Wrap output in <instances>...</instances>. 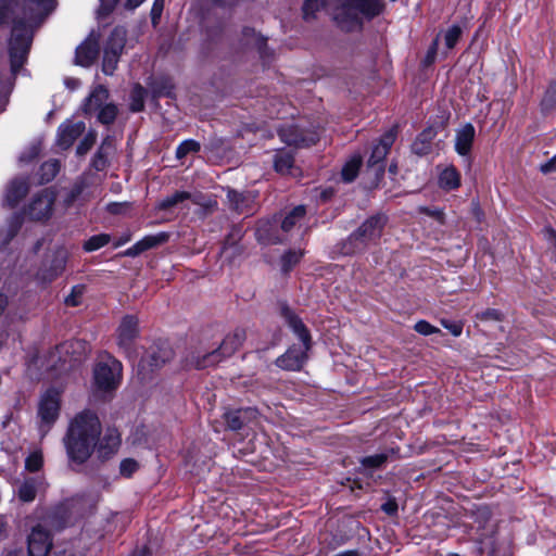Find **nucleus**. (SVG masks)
Returning <instances> with one entry per match:
<instances>
[{
	"mask_svg": "<svg viewBox=\"0 0 556 556\" xmlns=\"http://www.w3.org/2000/svg\"><path fill=\"white\" fill-rule=\"evenodd\" d=\"M324 7L332 8L334 22L346 31L359 29L365 18L378 15L382 9L380 0H305L304 18L314 17Z\"/></svg>",
	"mask_w": 556,
	"mask_h": 556,
	"instance_id": "f257e3e1",
	"label": "nucleus"
},
{
	"mask_svg": "<svg viewBox=\"0 0 556 556\" xmlns=\"http://www.w3.org/2000/svg\"><path fill=\"white\" fill-rule=\"evenodd\" d=\"M101 433L98 416L84 410L78 413L70 422L64 444L72 462L83 464L94 451Z\"/></svg>",
	"mask_w": 556,
	"mask_h": 556,
	"instance_id": "f03ea898",
	"label": "nucleus"
},
{
	"mask_svg": "<svg viewBox=\"0 0 556 556\" xmlns=\"http://www.w3.org/2000/svg\"><path fill=\"white\" fill-rule=\"evenodd\" d=\"M280 313L288 326L299 337L301 346H291L283 355L277 358L278 367L286 370H300L305 361L306 352L311 348V336L302 320L286 305H280Z\"/></svg>",
	"mask_w": 556,
	"mask_h": 556,
	"instance_id": "7ed1b4c3",
	"label": "nucleus"
},
{
	"mask_svg": "<svg viewBox=\"0 0 556 556\" xmlns=\"http://www.w3.org/2000/svg\"><path fill=\"white\" fill-rule=\"evenodd\" d=\"M123 366L111 355L102 356L93 368V383L101 393L115 391L122 381Z\"/></svg>",
	"mask_w": 556,
	"mask_h": 556,
	"instance_id": "20e7f679",
	"label": "nucleus"
},
{
	"mask_svg": "<svg viewBox=\"0 0 556 556\" xmlns=\"http://www.w3.org/2000/svg\"><path fill=\"white\" fill-rule=\"evenodd\" d=\"M386 223L387 217L384 215H376L365 220L362 226L350 236V248H346L345 252H362L370 244L376 243L382 235Z\"/></svg>",
	"mask_w": 556,
	"mask_h": 556,
	"instance_id": "39448f33",
	"label": "nucleus"
},
{
	"mask_svg": "<svg viewBox=\"0 0 556 556\" xmlns=\"http://www.w3.org/2000/svg\"><path fill=\"white\" fill-rule=\"evenodd\" d=\"M243 341L244 332L242 330H236L235 332L225 337L217 350L205 354L198 353L195 356H192L190 363L199 369L214 366L220 362L222 356L225 357L233 354Z\"/></svg>",
	"mask_w": 556,
	"mask_h": 556,
	"instance_id": "423d86ee",
	"label": "nucleus"
},
{
	"mask_svg": "<svg viewBox=\"0 0 556 556\" xmlns=\"http://www.w3.org/2000/svg\"><path fill=\"white\" fill-rule=\"evenodd\" d=\"M33 39L31 30L22 24H15L9 43L11 73L16 75L26 62Z\"/></svg>",
	"mask_w": 556,
	"mask_h": 556,
	"instance_id": "0eeeda50",
	"label": "nucleus"
},
{
	"mask_svg": "<svg viewBox=\"0 0 556 556\" xmlns=\"http://www.w3.org/2000/svg\"><path fill=\"white\" fill-rule=\"evenodd\" d=\"M61 409V393L56 389L47 390L38 404L39 431L46 435L59 418Z\"/></svg>",
	"mask_w": 556,
	"mask_h": 556,
	"instance_id": "6e6552de",
	"label": "nucleus"
},
{
	"mask_svg": "<svg viewBox=\"0 0 556 556\" xmlns=\"http://www.w3.org/2000/svg\"><path fill=\"white\" fill-rule=\"evenodd\" d=\"M395 132L390 130L386 132L379 143H377L371 151V154L367 161V172H371L375 176L376 182H378L384 174V159L389 153L390 148L394 143Z\"/></svg>",
	"mask_w": 556,
	"mask_h": 556,
	"instance_id": "1a4fd4ad",
	"label": "nucleus"
},
{
	"mask_svg": "<svg viewBox=\"0 0 556 556\" xmlns=\"http://www.w3.org/2000/svg\"><path fill=\"white\" fill-rule=\"evenodd\" d=\"M50 525L45 520V525ZM52 547V539L46 526L38 523L31 528L27 538V548L29 556H47Z\"/></svg>",
	"mask_w": 556,
	"mask_h": 556,
	"instance_id": "9d476101",
	"label": "nucleus"
},
{
	"mask_svg": "<svg viewBox=\"0 0 556 556\" xmlns=\"http://www.w3.org/2000/svg\"><path fill=\"white\" fill-rule=\"evenodd\" d=\"M55 193L51 189L42 190L30 203L28 215L33 219L41 220L49 218L52 213V205Z\"/></svg>",
	"mask_w": 556,
	"mask_h": 556,
	"instance_id": "9b49d317",
	"label": "nucleus"
},
{
	"mask_svg": "<svg viewBox=\"0 0 556 556\" xmlns=\"http://www.w3.org/2000/svg\"><path fill=\"white\" fill-rule=\"evenodd\" d=\"M84 122L66 121L59 127L58 146L62 149L70 148L74 141L85 131Z\"/></svg>",
	"mask_w": 556,
	"mask_h": 556,
	"instance_id": "f8f14e48",
	"label": "nucleus"
},
{
	"mask_svg": "<svg viewBox=\"0 0 556 556\" xmlns=\"http://www.w3.org/2000/svg\"><path fill=\"white\" fill-rule=\"evenodd\" d=\"M138 319L135 316H125L117 328V343L121 348L128 349L138 336Z\"/></svg>",
	"mask_w": 556,
	"mask_h": 556,
	"instance_id": "ddd939ff",
	"label": "nucleus"
},
{
	"mask_svg": "<svg viewBox=\"0 0 556 556\" xmlns=\"http://www.w3.org/2000/svg\"><path fill=\"white\" fill-rule=\"evenodd\" d=\"M99 53V39L91 34L77 49L76 63L81 66H89L97 59Z\"/></svg>",
	"mask_w": 556,
	"mask_h": 556,
	"instance_id": "4468645a",
	"label": "nucleus"
},
{
	"mask_svg": "<svg viewBox=\"0 0 556 556\" xmlns=\"http://www.w3.org/2000/svg\"><path fill=\"white\" fill-rule=\"evenodd\" d=\"M45 488L46 481L42 476L25 478L17 489V497L25 503L33 502L37 493Z\"/></svg>",
	"mask_w": 556,
	"mask_h": 556,
	"instance_id": "2eb2a0df",
	"label": "nucleus"
},
{
	"mask_svg": "<svg viewBox=\"0 0 556 556\" xmlns=\"http://www.w3.org/2000/svg\"><path fill=\"white\" fill-rule=\"evenodd\" d=\"M84 350L85 344L81 341H68L56 346L51 357L54 358L58 356L63 364L72 361L76 362L80 359Z\"/></svg>",
	"mask_w": 556,
	"mask_h": 556,
	"instance_id": "dca6fc26",
	"label": "nucleus"
},
{
	"mask_svg": "<svg viewBox=\"0 0 556 556\" xmlns=\"http://www.w3.org/2000/svg\"><path fill=\"white\" fill-rule=\"evenodd\" d=\"M258 412L255 408H243L229 410L224 414L227 426L232 430H238L247 422L256 419Z\"/></svg>",
	"mask_w": 556,
	"mask_h": 556,
	"instance_id": "f3484780",
	"label": "nucleus"
},
{
	"mask_svg": "<svg viewBox=\"0 0 556 556\" xmlns=\"http://www.w3.org/2000/svg\"><path fill=\"white\" fill-rule=\"evenodd\" d=\"M109 99V91L101 85L94 87L89 97L84 101L81 111L89 115L98 112Z\"/></svg>",
	"mask_w": 556,
	"mask_h": 556,
	"instance_id": "a211bd4d",
	"label": "nucleus"
},
{
	"mask_svg": "<svg viewBox=\"0 0 556 556\" xmlns=\"http://www.w3.org/2000/svg\"><path fill=\"white\" fill-rule=\"evenodd\" d=\"M168 240V235L166 232H159L156 235H149L136 242L132 247H130L126 251V255L128 256H137L140 253L159 247L165 243Z\"/></svg>",
	"mask_w": 556,
	"mask_h": 556,
	"instance_id": "6ab92c4d",
	"label": "nucleus"
},
{
	"mask_svg": "<svg viewBox=\"0 0 556 556\" xmlns=\"http://www.w3.org/2000/svg\"><path fill=\"white\" fill-rule=\"evenodd\" d=\"M476 130L471 124H466L457 130L455 137V150L459 155H467L470 152Z\"/></svg>",
	"mask_w": 556,
	"mask_h": 556,
	"instance_id": "aec40b11",
	"label": "nucleus"
},
{
	"mask_svg": "<svg viewBox=\"0 0 556 556\" xmlns=\"http://www.w3.org/2000/svg\"><path fill=\"white\" fill-rule=\"evenodd\" d=\"M28 182L25 178H17L7 188L4 201L9 206H15L27 193Z\"/></svg>",
	"mask_w": 556,
	"mask_h": 556,
	"instance_id": "412c9836",
	"label": "nucleus"
},
{
	"mask_svg": "<svg viewBox=\"0 0 556 556\" xmlns=\"http://www.w3.org/2000/svg\"><path fill=\"white\" fill-rule=\"evenodd\" d=\"M185 200H192L194 203L207 206L208 204L202 201V198L199 194H192L187 191H177L172 195L166 197L159 203V208L167 210L170 208L178 203L184 202Z\"/></svg>",
	"mask_w": 556,
	"mask_h": 556,
	"instance_id": "4be33fe9",
	"label": "nucleus"
},
{
	"mask_svg": "<svg viewBox=\"0 0 556 556\" xmlns=\"http://www.w3.org/2000/svg\"><path fill=\"white\" fill-rule=\"evenodd\" d=\"M98 442L101 456L108 457L117 451L121 444V435L116 429H108Z\"/></svg>",
	"mask_w": 556,
	"mask_h": 556,
	"instance_id": "5701e85b",
	"label": "nucleus"
},
{
	"mask_svg": "<svg viewBox=\"0 0 556 556\" xmlns=\"http://www.w3.org/2000/svg\"><path fill=\"white\" fill-rule=\"evenodd\" d=\"M68 254L65 250H60L56 252L50 269L46 273L40 274V279L42 281H51L58 276H60L66 266Z\"/></svg>",
	"mask_w": 556,
	"mask_h": 556,
	"instance_id": "b1692460",
	"label": "nucleus"
},
{
	"mask_svg": "<svg viewBox=\"0 0 556 556\" xmlns=\"http://www.w3.org/2000/svg\"><path fill=\"white\" fill-rule=\"evenodd\" d=\"M439 186L444 190H455L460 186V174L454 166L444 167L439 174Z\"/></svg>",
	"mask_w": 556,
	"mask_h": 556,
	"instance_id": "393cba45",
	"label": "nucleus"
},
{
	"mask_svg": "<svg viewBox=\"0 0 556 556\" xmlns=\"http://www.w3.org/2000/svg\"><path fill=\"white\" fill-rule=\"evenodd\" d=\"M435 136L432 128L425 129L414 141L412 149L418 155H425L430 152L431 142Z\"/></svg>",
	"mask_w": 556,
	"mask_h": 556,
	"instance_id": "a878e982",
	"label": "nucleus"
},
{
	"mask_svg": "<svg viewBox=\"0 0 556 556\" xmlns=\"http://www.w3.org/2000/svg\"><path fill=\"white\" fill-rule=\"evenodd\" d=\"M227 200L232 210L244 212L253 201L251 193H241L235 190H228Z\"/></svg>",
	"mask_w": 556,
	"mask_h": 556,
	"instance_id": "bb28decb",
	"label": "nucleus"
},
{
	"mask_svg": "<svg viewBox=\"0 0 556 556\" xmlns=\"http://www.w3.org/2000/svg\"><path fill=\"white\" fill-rule=\"evenodd\" d=\"M279 136L281 140L288 144H309L315 142V138H311L307 140L302 136V134L299 132L298 127H290V128H281L279 129Z\"/></svg>",
	"mask_w": 556,
	"mask_h": 556,
	"instance_id": "cd10ccee",
	"label": "nucleus"
},
{
	"mask_svg": "<svg viewBox=\"0 0 556 556\" xmlns=\"http://www.w3.org/2000/svg\"><path fill=\"white\" fill-rule=\"evenodd\" d=\"M362 165V156L359 154L353 155L343 166L341 177L344 182L353 181Z\"/></svg>",
	"mask_w": 556,
	"mask_h": 556,
	"instance_id": "c85d7f7f",
	"label": "nucleus"
},
{
	"mask_svg": "<svg viewBox=\"0 0 556 556\" xmlns=\"http://www.w3.org/2000/svg\"><path fill=\"white\" fill-rule=\"evenodd\" d=\"M125 41L126 31L123 28H115L112 31L104 50H111V52H115L121 55Z\"/></svg>",
	"mask_w": 556,
	"mask_h": 556,
	"instance_id": "c756f323",
	"label": "nucleus"
},
{
	"mask_svg": "<svg viewBox=\"0 0 556 556\" xmlns=\"http://www.w3.org/2000/svg\"><path fill=\"white\" fill-rule=\"evenodd\" d=\"M306 210L304 205L294 207L282 220L281 228L283 231L289 232L298 225L305 216Z\"/></svg>",
	"mask_w": 556,
	"mask_h": 556,
	"instance_id": "7c9ffc66",
	"label": "nucleus"
},
{
	"mask_svg": "<svg viewBox=\"0 0 556 556\" xmlns=\"http://www.w3.org/2000/svg\"><path fill=\"white\" fill-rule=\"evenodd\" d=\"M293 161V156L288 152L277 153L274 161L276 172L282 175L291 173Z\"/></svg>",
	"mask_w": 556,
	"mask_h": 556,
	"instance_id": "2f4dec72",
	"label": "nucleus"
},
{
	"mask_svg": "<svg viewBox=\"0 0 556 556\" xmlns=\"http://www.w3.org/2000/svg\"><path fill=\"white\" fill-rule=\"evenodd\" d=\"M112 150V144L110 141V138H106L103 140L99 151L97 152L92 165L96 169L101 170L106 165V156L109 155L110 151Z\"/></svg>",
	"mask_w": 556,
	"mask_h": 556,
	"instance_id": "473e14b6",
	"label": "nucleus"
},
{
	"mask_svg": "<svg viewBox=\"0 0 556 556\" xmlns=\"http://www.w3.org/2000/svg\"><path fill=\"white\" fill-rule=\"evenodd\" d=\"M146 90L140 86L136 85L130 93V110L132 112H140L144 106Z\"/></svg>",
	"mask_w": 556,
	"mask_h": 556,
	"instance_id": "72a5a7b5",
	"label": "nucleus"
},
{
	"mask_svg": "<svg viewBox=\"0 0 556 556\" xmlns=\"http://www.w3.org/2000/svg\"><path fill=\"white\" fill-rule=\"evenodd\" d=\"M111 241V236L106 233H100L90 237L84 243V250L87 252H93L102 247L106 245Z\"/></svg>",
	"mask_w": 556,
	"mask_h": 556,
	"instance_id": "f704fd0d",
	"label": "nucleus"
},
{
	"mask_svg": "<svg viewBox=\"0 0 556 556\" xmlns=\"http://www.w3.org/2000/svg\"><path fill=\"white\" fill-rule=\"evenodd\" d=\"M42 465L43 456L40 450L33 451L25 459V469L30 472L40 470Z\"/></svg>",
	"mask_w": 556,
	"mask_h": 556,
	"instance_id": "c9c22d12",
	"label": "nucleus"
},
{
	"mask_svg": "<svg viewBox=\"0 0 556 556\" xmlns=\"http://www.w3.org/2000/svg\"><path fill=\"white\" fill-rule=\"evenodd\" d=\"M60 164L56 160H50L42 164L41 172V182H48L52 180L55 175L59 173Z\"/></svg>",
	"mask_w": 556,
	"mask_h": 556,
	"instance_id": "e433bc0d",
	"label": "nucleus"
},
{
	"mask_svg": "<svg viewBox=\"0 0 556 556\" xmlns=\"http://www.w3.org/2000/svg\"><path fill=\"white\" fill-rule=\"evenodd\" d=\"M117 115V108L113 103H105L98 111V121L102 124H111Z\"/></svg>",
	"mask_w": 556,
	"mask_h": 556,
	"instance_id": "4c0bfd02",
	"label": "nucleus"
},
{
	"mask_svg": "<svg viewBox=\"0 0 556 556\" xmlns=\"http://www.w3.org/2000/svg\"><path fill=\"white\" fill-rule=\"evenodd\" d=\"M200 150V143L195 140L188 139L182 141L176 149L177 159H182L190 153H195Z\"/></svg>",
	"mask_w": 556,
	"mask_h": 556,
	"instance_id": "58836bf2",
	"label": "nucleus"
},
{
	"mask_svg": "<svg viewBox=\"0 0 556 556\" xmlns=\"http://www.w3.org/2000/svg\"><path fill=\"white\" fill-rule=\"evenodd\" d=\"M119 54L111 52V50H104L102 70L104 74L112 75L116 68Z\"/></svg>",
	"mask_w": 556,
	"mask_h": 556,
	"instance_id": "ea45409f",
	"label": "nucleus"
},
{
	"mask_svg": "<svg viewBox=\"0 0 556 556\" xmlns=\"http://www.w3.org/2000/svg\"><path fill=\"white\" fill-rule=\"evenodd\" d=\"M301 251H290L286 253L281 258L282 269L285 271L290 270L302 257Z\"/></svg>",
	"mask_w": 556,
	"mask_h": 556,
	"instance_id": "a19ab883",
	"label": "nucleus"
},
{
	"mask_svg": "<svg viewBox=\"0 0 556 556\" xmlns=\"http://www.w3.org/2000/svg\"><path fill=\"white\" fill-rule=\"evenodd\" d=\"M460 35H462V29L459 26L453 25L452 27H450L444 35L446 47L448 49L454 48L455 45L457 43L458 39L460 38Z\"/></svg>",
	"mask_w": 556,
	"mask_h": 556,
	"instance_id": "79ce46f5",
	"label": "nucleus"
},
{
	"mask_svg": "<svg viewBox=\"0 0 556 556\" xmlns=\"http://www.w3.org/2000/svg\"><path fill=\"white\" fill-rule=\"evenodd\" d=\"M97 138V134L94 131H89L86 134L81 142L77 147V154L84 155L86 154L91 147L94 144Z\"/></svg>",
	"mask_w": 556,
	"mask_h": 556,
	"instance_id": "37998d69",
	"label": "nucleus"
},
{
	"mask_svg": "<svg viewBox=\"0 0 556 556\" xmlns=\"http://www.w3.org/2000/svg\"><path fill=\"white\" fill-rule=\"evenodd\" d=\"M386 460L387 454L381 453L364 457L361 463L366 468H379Z\"/></svg>",
	"mask_w": 556,
	"mask_h": 556,
	"instance_id": "c03bdc74",
	"label": "nucleus"
},
{
	"mask_svg": "<svg viewBox=\"0 0 556 556\" xmlns=\"http://www.w3.org/2000/svg\"><path fill=\"white\" fill-rule=\"evenodd\" d=\"M541 104L544 110H549L556 105V84H552L547 88Z\"/></svg>",
	"mask_w": 556,
	"mask_h": 556,
	"instance_id": "a18cd8bd",
	"label": "nucleus"
},
{
	"mask_svg": "<svg viewBox=\"0 0 556 556\" xmlns=\"http://www.w3.org/2000/svg\"><path fill=\"white\" fill-rule=\"evenodd\" d=\"M14 0H1L0 1V23L5 24L9 22L14 10L12 3Z\"/></svg>",
	"mask_w": 556,
	"mask_h": 556,
	"instance_id": "49530a36",
	"label": "nucleus"
},
{
	"mask_svg": "<svg viewBox=\"0 0 556 556\" xmlns=\"http://www.w3.org/2000/svg\"><path fill=\"white\" fill-rule=\"evenodd\" d=\"M85 288L80 285L74 286L70 295L65 298V303L68 306H77L80 303V298Z\"/></svg>",
	"mask_w": 556,
	"mask_h": 556,
	"instance_id": "de8ad7c7",
	"label": "nucleus"
},
{
	"mask_svg": "<svg viewBox=\"0 0 556 556\" xmlns=\"http://www.w3.org/2000/svg\"><path fill=\"white\" fill-rule=\"evenodd\" d=\"M414 329L422 336H430L433 333L441 332L439 328L432 326L426 320H419L418 323H416Z\"/></svg>",
	"mask_w": 556,
	"mask_h": 556,
	"instance_id": "09e8293b",
	"label": "nucleus"
},
{
	"mask_svg": "<svg viewBox=\"0 0 556 556\" xmlns=\"http://www.w3.org/2000/svg\"><path fill=\"white\" fill-rule=\"evenodd\" d=\"M138 469V463L127 458L121 463L119 470L124 477H130Z\"/></svg>",
	"mask_w": 556,
	"mask_h": 556,
	"instance_id": "8fccbe9b",
	"label": "nucleus"
},
{
	"mask_svg": "<svg viewBox=\"0 0 556 556\" xmlns=\"http://www.w3.org/2000/svg\"><path fill=\"white\" fill-rule=\"evenodd\" d=\"M441 325L445 329H447L454 337H459L463 332V325L458 321L442 319Z\"/></svg>",
	"mask_w": 556,
	"mask_h": 556,
	"instance_id": "3c124183",
	"label": "nucleus"
},
{
	"mask_svg": "<svg viewBox=\"0 0 556 556\" xmlns=\"http://www.w3.org/2000/svg\"><path fill=\"white\" fill-rule=\"evenodd\" d=\"M164 9V0H154L151 9L152 23L155 25L160 20Z\"/></svg>",
	"mask_w": 556,
	"mask_h": 556,
	"instance_id": "603ef678",
	"label": "nucleus"
},
{
	"mask_svg": "<svg viewBox=\"0 0 556 556\" xmlns=\"http://www.w3.org/2000/svg\"><path fill=\"white\" fill-rule=\"evenodd\" d=\"M381 509L389 516H394L397 511V503L394 498H389L381 505Z\"/></svg>",
	"mask_w": 556,
	"mask_h": 556,
	"instance_id": "864d4df0",
	"label": "nucleus"
},
{
	"mask_svg": "<svg viewBox=\"0 0 556 556\" xmlns=\"http://www.w3.org/2000/svg\"><path fill=\"white\" fill-rule=\"evenodd\" d=\"M99 1H100L99 14L106 15L113 10L115 1H111V0H99Z\"/></svg>",
	"mask_w": 556,
	"mask_h": 556,
	"instance_id": "5fc2aeb1",
	"label": "nucleus"
},
{
	"mask_svg": "<svg viewBox=\"0 0 556 556\" xmlns=\"http://www.w3.org/2000/svg\"><path fill=\"white\" fill-rule=\"evenodd\" d=\"M12 89V83L10 80H3L0 78V101L8 97Z\"/></svg>",
	"mask_w": 556,
	"mask_h": 556,
	"instance_id": "6e6d98bb",
	"label": "nucleus"
},
{
	"mask_svg": "<svg viewBox=\"0 0 556 556\" xmlns=\"http://www.w3.org/2000/svg\"><path fill=\"white\" fill-rule=\"evenodd\" d=\"M541 170L543 173H552L556 170V155H554L548 162L541 165Z\"/></svg>",
	"mask_w": 556,
	"mask_h": 556,
	"instance_id": "4d7b16f0",
	"label": "nucleus"
},
{
	"mask_svg": "<svg viewBox=\"0 0 556 556\" xmlns=\"http://www.w3.org/2000/svg\"><path fill=\"white\" fill-rule=\"evenodd\" d=\"M480 317L481 319L498 320L500 313L496 309H486L485 312L481 313Z\"/></svg>",
	"mask_w": 556,
	"mask_h": 556,
	"instance_id": "13d9d810",
	"label": "nucleus"
},
{
	"mask_svg": "<svg viewBox=\"0 0 556 556\" xmlns=\"http://www.w3.org/2000/svg\"><path fill=\"white\" fill-rule=\"evenodd\" d=\"M130 233L127 232V233H124L123 236H121L115 242H114V248H119L122 245H124L125 243H127L129 240H130Z\"/></svg>",
	"mask_w": 556,
	"mask_h": 556,
	"instance_id": "bf43d9fd",
	"label": "nucleus"
},
{
	"mask_svg": "<svg viewBox=\"0 0 556 556\" xmlns=\"http://www.w3.org/2000/svg\"><path fill=\"white\" fill-rule=\"evenodd\" d=\"M124 207L123 203H111L108 205V210L112 214H119L122 213V208Z\"/></svg>",
	"mask_w": 556,
	"mask_h": 556,
	"instance_id": "052dcab7",
	"label": "nucleus"
},
{
	"mask_svg": "<svg viewBox=\"0 0 556 556\" xmlns=\"http://www.w3.org/2000/svg\"><path fill=\"white\" fill-rule=\"evenodd\" d=\"M146 0H126L125 8L129 10H134L138 8L141 3H143Z\"/></svg>",
	"mask_w": 556,
	"mask_h": 556,
	"instance_id": "680f3d73",
	"label": "nucleus"
},
{
	"mask_svg": "<svg viewBox=\"0 0 556 556\" xmlns=\"http://www.w3.org/2000/svg\"><path fill=\"white\" fill-rule=\"evenodd\" d=\"M545 235L553 242V244L556 245V232L548 228L545 230Z\"/></svg>",
	"mask_w": 556,
	"mask_h": 556,
	"instance_id": "e2e57ef3",
	"label": "nucleus"
},
{
	"mask_svg": "<svg viewBox=\"0 0 556 556\" xmlns=\"http://www.w3.org/2000/svg\"><path fill=\"white\" fill-rule=\"evenodd\" d=\"M8 522L3 516H0V536L7 531Z\"/></svg>",
	"mask_w": 556,
	"mask_h": 556,
	"instance_id": "0e129e2a",
	"label": "nucleus"
},
{
	"mask_svg": "<svg viewBox=\"0 0 556 556\" xmlns=\"http://www.w3.org/2000/svg\"><path fill=\"white\" fill-rule=\"evenodd\" d=\"M8 303V300L4 295H0V314L3 312Z\"/></svg>",
	"mask_w": 556,
	"mask_h": 556,
	"instance_id": "69168bd1",
	"label": "nucleus"
},
{
	"mask_svg": "<svg viewBox=\"0 0 556 556\" xmlns=\"http://www.w3.org/2000/svg\"><path fill=\"white\" fill-rule=\"evenodd\" d=\"M336 556H359V554L356 551H346V552L340 553Z\"/></svg>",
	"mask_w": 556,
	"mask_h": 556,
	"instance_id": "338daca9",
	"label": "nucleus"
},
{
	"mask_svg": "<svg viewBox=\"0 0 556 556\" xmlns=\"http://www.w3.org/2000/svg\"><path fill=\"white\" fill-rule=\"evenodd\" d=\"M130 556H148V552L144 548L137 549Z\"/></svg>",
	"mask_w": 556,
	"mask_h": 556,
	"instance_id": "774afa93",
	"label": "nucleus"
}]
</instances>
